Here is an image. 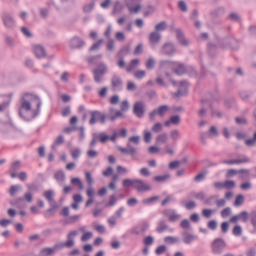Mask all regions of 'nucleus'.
Returning a JSON list of instances; mask_svg holds the SVG:
<instances>
[{
  "instance_id": "nucleus-31",
  "label": "nucleus",
  "mask_w": 256,
  "mask_h": 256,
  "mask_svg": "<svg viewBox=\"0 0 256 256\" xmlns=\"http://www.w3.org/2000/svg\"><path fill=\"white\" fill-rule=\"evenodd\" d=\"M54 177L58 183H63L65 181V173L63 171L56 172Z\"/></svg>"
},
{
  "instance_id": "nucleus-15",
  "label": "nucleus",
  "mask_w": 256,
  "mask_h": 256,
  "mask_svg": "<svg viewBox=\"0 0 256 256\" xmlns=\"http://www.w3.org/2000/svg\"><path fill=\"white\" fill-rule=\"evenodd\" d=\"M125 118V113H123V111L121 110H111L109 115H108V119H110L111 121H117V119H124Z\"/></svg>"
},
{
  "instance_id": "nucleus-4",
  "label": "nucleus",
  "mask_w": 256,
  "mask_h": 256,
  "mask_svg": "<svg viewBox=\"0 0 256 256\" xmlns=\"http://www.w3.org/2000/svg\"><path fill=\"white\" fill-rule=\"evenodd\" d=\"M90 125H95L97 121H100L101 123H105L107 116L105 114L99 112V111H90Z\"/></svg>"
},
{
  "instance_id": "nucleus-33",
  "label": "nucleus",
  "mask_w": 256,
  "mask_h": 256,
  "mask_svg": "<svg viewBox=\"0 0 256 256\" xmlns=\"http://www.w3.org/2000/svg\"><path fill=\"white\" fill-rule=\"evenodd\" d=\"M71 184L72 185H77L78 189L80 191H83V189H85V187L83 186V182H81V179H79V178H72L71 179Z\"/></svg>"
},
{
  "instance_id": "nucleus-46",
  "label": "nucleus",
  "mask_w": 256,
  "mask_h": 256,
  "mask_svg": "<svg viewBox=\"0 0 256 256\" xmlns=\"http://www.w3.org/2000/svg\"><path fill=\"white\" fill-rule=\"evenodd\" d=\"M143 243L146 246L153 245V243H155V239L153 238V236H146L143 240Z\"/></svg>"
},
{
  "instance_id": "nucleus-8",
  "label": "nucleus",
  "mask_w": 256,
  "mask_h": 256,
  "mask_svg": "<svg viewBox=\"0 0 256 256\" xmlns=\"http://www.w3.org/2000/svg\"><path fill=\"white\" fill-rule=\"evenodd\" d=\"M135 1H141V0H126V7L128 8L129 13L137 14L139 11H141V4H136ZM135 5V6H133Z\"/></svg>"
},
{
  "instance_id": "nucleus-13",
  "label": "nucleus",
  "mask_w": 256,
  "mask_h": 256,
  "mask_svg": "<svg viewBox=\"0 0 256 256\" xmlns=\"http://www.w3.org/2000/svg\"><path fill=\"white\" fill-rule=\"evenodd\" d=\"M163 213L165 217H168V220L171 221V223H175L176 221H179V219H181V215L177 214L175 210H166Z\"/></svg>"
},
{
  "instance_id": "nucleus-34",
  "label": "nucleus",
  "mask_w": 256,
  "mask_h": 256,
  "mask_svg": "<svg viewBox=\"0 0 256 256\" xmlns=\"http://www.w3.org/2000/svg\"><path fill=\"white\" fill-rule=\"evenodd\" d=\"M108 92L109 88L107 86H104L98 90V97H100L101 99H105V97H107Z\"/></svg>"
},
{
  "instance_id": "nucleus-62",
  "label": "nucleus",
  "mask_w": 256,
  "mask_h": 256,
  "mask_svg": "<svg viewBox=\"0 0 256 256\" xmlns=\"http://www.w3.org/2000/svg\"><path fill=\"white\" fill-rule=\"evenodd\" d=\"M155 67V60L153 58H149L146 62L147 69H153Z\"/></svg>"
},
{
  "instance_id": "nucleus-47",
  "label": "nucleus",
  "mask_w": 256,
  "mask_h": 256,
  "mask_svg": "<svg viewBox=\"0 0 256 256\" xmlns=\"http://www.w3.org/2000/svg\"><path fill=\"white\" fill-rule=\"evenodd\" d=\"M92 238H93V232H85L81 237V241L85 243L86 241H89V239H92Z\"/></svg>"
},
{
  "instance_id": "nucleus-45",
  "label": "nucleus",
  "mask_w": 256,
  "mask_h": 256,
  "mask_svg": "<svg viewBox=\"0 0 256 256\" xmlns=\"http://www.w3.org/2000/svg\"><path fill=\"white\" fill-rule=\"evenodd\" d=\"M156 231H157L158 233H163V231H167V226L165 225V222L160 221V222L158 223V227H157Z\"/></svg>"
},
{
  "instance_id": "nucleus-17",
  "label": "nucleus",
  "mask_w": 256,
  "mask_h": 256,
  "mask_svg": "<svg viewBox=\"0 0 256 256\" xmlns=\"http://www.w3.org/2000/svg\"><path fill=\"white\" fill-rule=\"evenodd\" d=\"M34 55L37 57V59H43L47 53L45 52V48L40 45H36L34 46Z\"/></svg>"
},
{
  "instance_id": "nucleus-35",
  "label": "nucleus",
  "mask_w": 256,
  "mask_h": 256,
  "mask_svg": "<svg viewBox=\"0 0 256 256\" xmlns=\"http://www.w3.org/2000/svg\"><path fill=\"white\" fill-rule=\"evenodd\" d=\"M122 185L123 187H133L135 189V179H124Z\"/></svg>"
},
{
  "instance_id": "nucleus-7",
  "label": "nucleus",
  "mask_w": 256,
  "mask_h": 256,
  "mask_svg": "<svg viewBox=\"0 0 256 256\" xmlns=\"http://www.w3.org/2000/svg\"><path fill=\"white\" fill-rule=\"evenodd\" d=\"M117 137H119V134L117 132H114L112 136H109L102 132L96 136V140L100 143H107V141H113V143H115V141H117Z\"/></svg>"
},
{
  "instance_id": "nucleus-44",
  "label": "nucleus",
  "mask_w": 256,
  "mask_h": 256,
  "mask_svg": "<svg viewBox=\"0 0 256 256\" xmlns=\"http://www.w3.org/2000/svg\"><path fill=\"white\" fill-rule=\"evenodd\" d=\"M255 143H256V132L254 133L253 138L247 139L245 141V144L247 145V147H253L255 146Z\"/></svg>"
},
{
  "instance_id": "nucleus-5",
  "label": "nucleus",
  "mask_w": 256,
  "mask_h": 256,
  "mask_svg": "<svg viewBox=\"0 0 256 256\" xmlns=\"http://www.w3.org/2000/svg\"><path fill=\"white\" fill-rule=\"evenodd\" d=\"M134 189L137 190L138 193H147V191H151L152 187L141 179H135Z\"/></svg>"
},
{
  "instance_id": "nucleus-43",
  "label": "nucleus",
  "mask_w": 256,
  "mask_h": 256,
  "mask_svg": "<svg viewBox=\"0 0 256 256\" xmlns=\"http://www.w3.org/2000/svg\"><path fill=\"white\" fill-rule=\"evenodd\" d=\"M145 75H147L145 70H137L136 72H134L135 79H143Z\"/></svg>"
},
{
  "instance_id": "nucleus-32",
  "label": "nucleus",
  "mask_w": 256,
  "mask_h": 256,
  "mask_svg": "<svg viewBox=\"0 0 256 256\" xmlns=\"http://www.w3.org/2000/svg\"><path fill=\"white\" fill-rule=\"evenodd\" d=\"M71 157L74 160H77L81 157V149L79 148H74L70 151Z\"/></svg>"
},
{
  "instance_id": "nucleus-41",
  "label": "nucleus",
  "mask_w": 256,
  "mask_h": 256,
  "mask_svg": "<svg viewBox=\"0 0 256 256\" xmlns=\"http://www.w3.org/2000/svg\"><path fill=\"white\" fill-rule=\"evenodd\" d=\"M20 190H21V186L12 185L10 187L9 194L13 197V195H17V193H19Z\"/></svg>"
},
{
  "instance_id": "nucleus-23",
  "label": "nucleus",
  "mask_w": 256,
  "mask_h": 256,
  "mask_svg": "<svg viewBox=\"0 0 256 256\" xmlns=\"http://www.w3.org/2000/svg\"><path fill=\"white\" fill-rule=\"evenodd\" d=\"M111 83L114 89H121L123 87V80L119 76H113Z\"/></svg>"
},
{
  "instance_id": "nucleus-52",
  "label": "nucleus",
  "mask_w": 256,
  "mask_h": 256,
  "mask_svg": "<svg viewBox=\"0 0 256 256\" xmlns=\"http://www.w3.org/2000/svg\"><path fill=\"white\" fill-rule=\"evenodd\" d=\"M154 201H159V196L147 198V199L143 200V203L145 205H151V203H154Z\"/></svg>"
},
{
  "instance_id": "nucleus-25",
  "label": "nucleus",
  "mask_w": 256,
  "mask_h": 256,
  "mask_svg": "<svg viewBox=\"0 0 256 256\" xmlns=\"http://www.w3.org/2000/svg\"><path fill=\"white\" fill-rule=\"evenodd\" d=\"M149 41L150 43H152L153 45L159 43V41H161V34L158 32H152L149 35Z\"/></svg>"
},
{
  "instance_id": "nucleus-56",
  "label": "nucleus",
  "mask_w": 256,
  "mask_h": 256,
  "mask_svg": "<svg viewBox=\"0 0 256 256\" xmlns=\"http://www.w3.org/2000/svg\"><path fill=\"white\" fill-rule=\"evenodd\" d=\"M170 136H171V139H173V141H177V139L181 137V134L179 133L178 130H173L170 132Z\"/></svg>"
},
{
  "instance_id": "nucleus-22",
  "label": "nucleus",
  "mask_w": 256,
  "mask_h": 256,
  "mask_svg": "<svg viewBox=\"0 0 256 256\" xmlns=\"http://www.w3.org/2000/svg\"><path fill=\"white\" fill-rule=\"evenodd\" d=\"M225 163H227V165H241V163H249V159L243 156L236 160L225 161Z\"/></svg>"
},
{
  "instance_id": "nucleus-16",
  "label": "nucleus",
  "mask_w": 256,
  "mask_h": 256,
  "mask_svg": "<svg viewBox=\"0 0 256 256\" xmlns=\"http://www.w3.org/2000/svg\"><path fill=\"white\" fill-rule=\"evenodd\" d=\"M147 229H149V222L144 221L139 226L133 229V233H135V235H139L141 233H145Z\"/></svg>"
},
{
  "instance_id": "nucleus-11",
  "label": "nucleus",
  "mask_w": 256,
  "mask_h": 256,
  "mask_svg": "<svg viewBox=\"0 0 256 256\" xmlns=\"http://www.w3.org/2000/svg\"><path fill=\"white\" fill-rule=\"evenodd\" d=\"M134 115H136V117H143V115H145V104L143 102H136L134 104Z\"/></svg>"
},
{
  "instance_id": "nucleus-6",
  "label": "nucleus",
  "mask_w": 256,
  "mask_h": 256,
  "mask_svg": "<svg viewBox=\"0 0 256 256\" xmlns=\"http://www.w3.org/2000/svg\"><path fill=\"white\" fill-rule=\"evenodd\" d=\"M105 73H107V65L101 64L98 68H96L93 71L94 81L96 83H101V81L103 79V75H105Z\"/></svg>"
},
{
  "instance_id": "nucleus-29",
  "label": "nucleus",
  "mask_w": 256,
  "mask_h": 256,
  "mask_svg": "<svg viewBox=\"0 0 256 256\" xmlns=\"http://www.w3.org/2000/svg\"><path fill=\"white\" fill-rule=\"evenodd\" d=\"M208 107H211V102L202 101V109L199 111L200 117H203V115H205Z\"/></svg>"
},
{
  "instance_id": "nucleus-3",
  "label": "nucleus",
  "mask_w": 256,
  "mask_h": 256,
  "mask_svg": "<svg viewBox=\"0 0 256 256\" xmlns=\"http://www.w3.org/2000/svg\"><path fill=\"white\" fill-rule=\"evenodd\" d=\"M160 66L169 67L176 75H183V73H185V66L179 62L162 61L160 62Z\"/></svg>"
},
{
  "instance_id": "nucleus-38",
  "label": "nucleus",
  "mask_w": 256,
  "mask_h": 256,
  "mask_svg": "<svg viewBox=\"0 0 256 256\" xmlns=\"http://www.w3.org/2000/svg\"><path fill=\"white\" fill-rule=\"evenodd\" d=\"M169 139V136H167V134H160L157 136L156 138V142L157 143H166Z\"/></svg>"
},
{
  "instance_id": "nucleus-50",
  "label": "nucleus",
  "mask_w": 256,
  "mask_h": 256,
  "mask_svg": "<svg viewBox=\"0 0 256 256\" xmlns=\"http://www.w3.org/2000/svg\"><path fill=\"white\" fill-rule=\"evenodd\" d=\"M244 201H245V197H243V195H238L236 196L234 205H236V207H240V205L244 203Z\"/></svg>"
},
{
  "instance_id": "nucleus-37",
  "label": "nucleus",
  "mask_w": 256,
  "mask_h": 256,
  "mask_svg": "<svg viewBox=\"0 0 256 256\" xmlns=\"http://www.w3.org/2000/svg\"><path fill=\"white\" fill-rule=\"evenodd\" d=\"M236 183L233 180H226L224 182V189H235Z\"/></svg>"
},
{
  "instance_id": "nucleus-64",
  "label": "nucleus",
  "mask_w": 256,
  "mask_h": 256,
  "mask_svg": "<svg viewBox=\"0 0 256 256\" xmlns=\"http://www.w3.org/2000/svg\"><path fill=\"white\" fill-rule=\"evenodd\" d=\"M143 53V44H138L134 50V55H141Z\"/></svg>"
},
{
  "instance_id": "nucleus-59",
  "label": "nucleus",
  "mask_w": 256,
  "mask_h": 256,
  "mask_svg": "<svg viewBox=\"0 0 256 256\" xmlns=\"http://www.w3.org/2000/svg\"><path fill=\"white\" fill-rule=\"evenodd\" d=\"M208 229H211L212 231H215L217 229V221L211 220L207 224Z\"/></svg>"
},
{
  "instance_id": "nucleus-21",
  "label": "nucleus",
  "mask_w": 256,
  "mask_h": 256,
  "mask_svg": "<svg viewBox=\"0 0 256 256\" xmlns=\"http://www.w3.org/2000/svg\"><path fill=\"white\" fill-rule=\"evenodd\" d=\"M70 45L73 49H77L79 47H83V45H85V42H83L81 38L75 37L70 41Z\"/></svg>"
},
{
  "instance_id": "nucleus-19",
  "label": "nucleus",
  "mask_w": 256,
  "mask_h": 256,
  "mask_svg": "<svg viewBox=\"0 0 256 256\" xmlns=\"http://www.w3.org/2000/svg\"><path fill=\"white\" fill-rule=\"evenodd\" d=\"M162 51L164 55H173L175 53V46H173L171 43H166L163 46Z\"/></svg>"
},
{
  "instance_id": "nucleus-61",
  "label": "nucleus",
  "mask_w": 256,
  "mask_h": 256,
  "mask_svg": "<svg viewBox=\"0 0 256 256\" xmlns=\"http://www.w3.org/2000/svg\"><path fill=\"white\" fill-rule=\"evenodd\" d=\"M203 217H206V219H209L211 215H213V210L211 209H204L202 210Z\"/></svg>"
},
{
  "instance_id": "nucleus-42",
  "label": "nucleus",
  "mask_w": 256,
  "mask_h": 256,
  "mask_svg": "<svg viewBox=\"0 0 256 256\" xmlns=\"http://www.w3.org/2000/svg\"><path fill=\"white\" fill-rule=\"evenodd\" d=\"M113 167L111 166H108L103 172H102V175L103 177H111V175H113Z\"/></svg>"
},
{
  "instance_id": "nucleus-18",
  "label": "nucleus",
  "mask_w": 256,
  "mask_h": 256,
  "mask_svg": "<svg viewBox=\"0 0 256 256\" xmlns=\"http://www.w3.org/2000/svg\"><path fill=\"white\" fill-rule=\"evenodd\" d=\"M61 247H63V246L56 245L54 248H43V249L40 251V255H41V256L53 255V253H55V251H56L57 249H60Z\"/></svg>"
},
{
  "instance_id": "nucleus-40",
  "label": "nucleus",
  "mask_w": 256,
  "mask_h": 256,
  "mask_svg": "<svg viewBox=\"0 0 256 256\" xmlns=\"http://www.w3.org/2000/svg\"><path fill=\"white\" fill-rule=\"evenodd\" d=\"M156 31L159 33V31H165V29H167V22L163 21L158 23L155 26Z\"/></svg>"
},
{
  "instance_id": "nucleus-36",
  "label": "nucleus",
  "mask_w": 256,
  "mask_h": 256,
  "mask_svg": "<svg viewBox=\"0 0 256 256\" xmlns=\"http://www.w3.org/2000/svg\"><path fill=\"white\" fill-rule=\"evenodd\" d=\"M4 25L5 27H13L15 25V22L13 21V18H11V16L6 15L4 17Z\"/></svg>"
},
{
  "instance_id": "nucleus-28",
  "label": "nucleus",
  "mask_w": 256,
  "mask_h": 256,
  "mask_svg": "<svg viewBox=\"0 0 256 256\" xmlns=\"http://www.w3.org/2000/svg\"><path fill=\"white\" fill-rule=\"evenodd\" d=\"M180 121H181V118H179V116H172L171 118H170V120H167L165 123H164V125L166 126V127H169V125H179V123H180Z\"/></svg>"
},
{
  "instance_id": "nucleus-55",
  "label": "nucleus",
  "mask_w": 256,
  "mask_h": 256,
  "mask_svg": "<svg viewBox=\"0 0 256 256\" xmlns=\"http://www.w3.org/2000/svg\"><path fill=\"white\" fill-rule=\"evenodd\" d=\"M129 143H133V145H139V141H141V137L132 136L128 139Z\"/></svg>"
},
{
  "instance_id": "nucleus-10",
  "label": "nucleus",
  "mask_w": 256,
  "mask_h": 256,
  "mask_svg": "<svg viewBox=\"0 0 256 256\" xmlns=\"http://www.w3.org/2000/svg\"><path fill=\"white\" fill-rule=\"evenodd\" d=\"M225 249V241L223 239H216L212 243V251L213 253H221Z\"/></svg>"
},
{
  "instance_id": "nucleus-1",
  "label": "nucleus",
  "mask_w": 256,
  "mask_h": 256,
  "mask_svg": "<svg viewBox=\"0 0 256 256\" xmlns=\"http://www.w3.org/2000/svg\"><path fill=\"white\" fill-rule=\"evenodd\" d=\"M33 107L39 110V107H41V100L37 96L27 94L22 99L21 109H24V111H28L31 113V111H33Z\"/></svg>"
},
{
  "instance_id": "nucleus-27",
  "label": "nucleus",
  "mask_w": 256,
  "mask_h": 256,
  "mask_svg": "<svg viewBox=\"0 0 256 256\" xmlns=\"http://www.w3.org/2000/svg\"><path fill=\"white\" fill-rule=\"evenodd\" d=\"M117 181H119V174H114L112 176V181L108 184L109 189L115 191V189H117Z\"/></svg>"
},
{
  "instance_id": "nucleus-49",
  "label": "nucleus",
  "mask_w": 256,
  "mask_h": 256,
  "mask_svg": "<svg viewBox=\"0 0 256 256\" xmlns=\"http://www.w3.org/2000/svg\"><path fill=\"white\" fill-rule=\"evenodd\" d=\"M165 251H167V246L160 245L156 248L155 253H156V255H163V253H165Z\"/></svg>"
},
{
  "instance_id": "nucleus-63",
  "label": "nucleus",
  "mask_w": 256,
  "mask_h": 256,
  "mask_svg": "<svg viewBox=\"0 0 256 256\" xmlns=\"http://www.w3.org/2000/svg\"><path fill=\"white\" fill-rule=\"evenodd\" d=\"M109 103H110V105H117V103H119V95H113L109 99Z\"/></svg>"
},
{
  "instance_id": "nucleus-30",
  "label": "nucleus",
  "mask_w": 256,
  "mask_h": 256,
  "mask_svg": "<svg viewBox=\"0 0 256 256\" xmlns=\"http://www.w3.org/2000/svg\"><path fill=\"white\" fill-rule=\"evenodd\" d=\"M176 35H177V38H178L179 42L181 43V45L189 44V42L187 40H185V38L183 37V32L181 30H176Z\"/></svg>"
},
{
  "instance_id": "nucleus-12",
  "label": "nucleus",
  "mask_w": 256,
  "mask_h": 256,
  "mask_svg": "<svg viewBox=\"0 0 256 256\" xmlns=\"http://www.w3.org/2000/svg\"><path fill=\"white\" fill-rule=\"evenodd\" d=\"M127 148L118 146V151H120V153H122V155H130V157H135V155H137V150L133 147H131V143L127 144Z\"/></svg>"
},
{
  "instance_id": "nucleus-2",
  "label": "nucleus",
  "mask_w": 256,
  "mask_h": 256,
  "mask_svg": "<svg viewBox=\"0 0 256 256\" xmlns=\"http://www.w3.org/2000/svg\"><path fill=\"white\" fill-rule=\"evenodd\" d=\"M43 196L45 199L48 200L51 207L45 212V217H51V215H55V211H57V209L59 208V206L57 205V203H55V200L53 199V197H55V192H53V190H47L44 192Z\"/></svg>"
},
{
  "instance_id": "nucleus-51",
  "label": "nucleus",
  "mask_w": 256,
  "mask_h": 256,
  "mask_svg": "<svg viewBox=\"0 0 256 256\" xmlns=\"http://www.w3.org/2000/svg\"><path fill=\"white\" fill-rule=\"evenodd\" d=\"M120 109L122 113H125V111H129V102L126 100L122 101V103L120 104Z\"/></svg>"
},
{
  "instance_id": "nucleus-48",
  "label": "nucleus",
  "mask_w": 256,
  "mask_h": 256,
  "mask_svg": "<svg viewBox=\"0 0 256 256\" xmlns=\"http://www.w3.org/2000/svg\"><path fill=\"white\" fill-rule=\"evenodd\" d=\"M232 233H233V235H235V237H239L241 235V233H243V228H241V226H239V225H236L233 228Z\"/></svg>"
},
{
  "instance_id": "nucleus-54",
  "label": "nucleus",
  "mask_w": 256,
  "mask_h": 256,
  "mask_svg": "<svg viewBox=\"0 0 256 256\" xmlns=\"http://www.w3.org/2000/svg\"><path fill=\"white\" fill-rule=\"evenodd\" d=\"M205 175H207V172L199 173L195 176L194 181H196V183H200V181H203V179H205Z\"/></svg>"
},
{
  "instance_id": "nucleus-60",
  "label": "nucleus",
  "mask_w": 256,
  "mask_h": 256,
  "mask_svg": "<svg viewBox=\"0 0 256 256\" xmlns=\"http://www.w3.org/2000/svg\"><path fill=\"white\" fill-rule=\"evenodd\" d=\"M137 89V84L132 81L127 82V90L128 91H135Z\"/></svg>"
},
{
  "instance_id": "nucleus-53",
  "label": "nucleus",
  "mask_w": 256,
  "mask_h": 256,
  "mask_svg": "<svg viewBox=\"0 0 256 256\" xmlns=\"http://www.w3.org/2000/svg\"><path fill=\"white\" fill-rule=\"evenodd\" d=\"M101 45H103V40L102 39H100L96 43H94L91 46L90 51H97V49H99L101 47Z\"/></svg>"
},
{
  "instance_id": "nucleus-14",
  "label": "nucleus",
  "mask_w": 256,
  "mask_h": 256,
  "mask_svg": "<svg viewBox=\"0 0 256 256\" xmlns=\"http://www.w3.org/2000/svg\"><path fill=\"white\" fill-rule=\"evenodd\" d=\"M167 111H169V106H160L157 110H154L150 113L151 121H153V119H155L156 115L163 117V115H165V113H167Z\"/></svg>"
},
{
  "instance_id": "nucleus-20",
  "label": "nucleus",
  "mask_w": 256,
  "mask_h": 256,
  "mask_svg": "<svg viewBox=\"0 0 256 256\" xmlns=\"http://www.w3.org/2000/svg\"><path fill=\"white\" fill-rule=\"evenodd\" d=\"M187 87H189V83L187 81L180 82L177 97H179L181 95H187Z\"/></svg>"
},
{
  "instance_id": "nucleus-57",
  "label": "nucleus",
  "mask_w": 256,
  "mask_h": 256,
  "mask_svg": "<svg viewBox=\"0 0 256 256\" xmlns=\"http://www.w3.org/2000/svg\"><path fill=\"white\" fill-rule=\"evenodd\" d=\"M98 155H99V152H97V150L87 151V157H89V159H95V157H97Z\"/></svg>"
},
{
  "instance_id": "nucleus-58",
  "label": "nucleus",
  "mask_w": 256,
  "mask_h": 256,
  "mask_svg": "<svg viewBox=\"0 0 256 256\" xmlns=\"http://www.w3.org/2000/svg\"><path fill=\"white\" fill-rule=\"evenodd\" d=\"M152 135L151 132L145 130L144 131V141L145 143H151Z\"/></svg>"
},
{
  "instance_id": "nucleus-39",
  "label": "nucleus",
  "mask_w": 256,
  "mask_h": 256,
  "mask_svg": "<svg viewBox=\"0 0 256 256\" xmlns=\"http://www.w3.org/2000/svg\"><path fill=\"white\" fill-rule=\"evenodd\" d=\"M165 243H169L170 245H174V243L179 242V238L173 237V236H168L164 238Z\"/></svg>"
},
{
  "instance_id": "nucleus-9",
  "label": "nucleus",
  "mask_w": 256,
  "mask_h": 256,
  "mask_svg": "<svg viewBox=\"0 0 256 256\" xmlns=\"http://www.w3.org/2000/svg\"><path fill=\"white\" fill-rule=\"evenodd\" d=\"M77 230L70 231L67 235V241L61 247H73L75 245V237H77Z\"/></svg>"
},
{
  "instance_id": "nucleus-26",
  "label": "nucleus",
  "mask_w": 256,
  "mask_h": 256,
  "mask_svg": "<svg viewBox=\"0 0 256 256\" xmlns=\"http://www.w3.org/2000/svg\"><path fill=\"white\" fill-rule=\"evenodd\" d=\"M194 241H197V236L191 235L189 233H185L183 235V242L186 243V245H191Z\"/></svg>"
},
{
  "instance_id": "nucleus-24",
  "label": "nucleus",
  "mask_w": 256,
  "mask_h": 256,
  "mask_svg": "<svg viewBox=\"0 0 256 256\" xmlns=\"http://www.w3.org/2000/svg\"><path fill=\"white\" fill-rule=\"evenodd\" d=\"M140 63L141 62L139 61V59L131 60L129 65L126 67L127 73H131V71H133L134 69H137V67H139Z\"/></svg>"
}]
</instances>
